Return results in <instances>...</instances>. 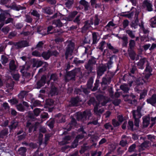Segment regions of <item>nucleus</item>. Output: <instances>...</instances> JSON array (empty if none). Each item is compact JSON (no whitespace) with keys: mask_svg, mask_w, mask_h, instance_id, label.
<instances>
[{"mask_svg":"<svg viewBox=\"0 0 156 156\" xmlns=\"http://www.w3.org/2000/svg\"><path fill=\"white\" fill-rule=\"evenodd\" d=\"M142 5L144 8H146V9L148 11L153 10L152 4L149 0H144L143 2Z\"/></svg>","mask_w":156,"mask_h":156,"instance_id":"12","label":"nucleus"},{"mask_svg":"<svg viewBox=\"0 0 156 156\" xmlns=\"http://www.w3.org/2000/svg\"><path fill=\"white\" fill-rule=\"evenodd\" d=\"M76 118L78 121H84L85 120L83 112L78 113L77 114Z\"/></svg>","mask_w":156,"mask_h":156,"instance_id":"49","label":"nucleus"},{"mask_svg":"<svg viewBox=\"0 0 156 156\" xmlns=\"http://www.w3.org/2000/svg\"><path fill=\"white\" fill-rule=\"evenodd\" d=\"M6 13H4L1 14H0V22L4 23L5 21V20L6 19Z\"/></svg>","mask_w":156,"mask_h":156,"instance_id":"56","label":"nucleus"},{"mask_svg":"<svg viewBox=\"0 0 156 156\" xmlns=\"http://www.w3.org/2000/svg\"><path fill=\"white\" fill-rule=\"evenodd\" d=\"M96 63V58L94 57H92L90 59L87 63L89 64L92 65H94Z\"/></svg>","mask_w":156,"mask_h":156,"instance_id":"63","label":"nucleus"},{"mask_svg":"<svg viewBox=\"0 0 156 156\" xmlns=\"http://www.w3.org/2000/svg\"><path fill=\"white\" fill-rule=\"evenodd\" d=\"M146 101L148 104L155 106L156 103V94H153L151 97L147 99Z\"/></svg>","mask_w":156,"mask_h":156,"instance_id":"20","label":"nucleus"},{"mask_svg":"<svg viewBox=\"0 0 156 156\" xmlns=\"http://www.w3.org/2000/svg\"><path fill=\"white\" fill-rule=\"evenodd\" d=\"M143 128L147 127L150 123V118L148 116H144L143 117Z\"/></svg>","mask_w":156,"mask_h":156,"instance_id":"22","label":"nucleus"},{"mask_svg":"<svg viewBox=\"0 0 156 156\" xmlns=\"http://www.w3.org/2000/svg\"><path fill=\"white\" fill-rule=\"evenodd\" d=\"M48 125L51 128H52L53 127L55 123V120L54 119H51L50 120L47 122Z\"/></svg>","mask_w":156,"mask_h":156,"instance_id":"58","label":"nucleus"},{"mask_svg":"<svg viewBox=\"0 0 156 156\" xmlns=\"http://www.w3.org/2000/svg\"><path fill=\"white\" fill-rule=\"evenodd\" d=\"M71 138V137L69 136H66L63 139V140L59 142V144L60 145H63L69 143Z\"/></svg>","mask_w":156,"mask_h":156,"instance_id":"21","label":"nucleus"},{"mask_svg":"<svg viewBox=\"0 0 156 156\" xmlns=\"http://www.w3.org/2000/svg\"><path fill=\"white\" fill-rule=\"evenodd\" d=\"M105 44V42L104 41H102L100 42L98 48L101 51H102L103 50V48L104 45Z\"/></svg>","mask_w":156,"mask_h":156,"instance_id":"62","label":"nucleus"},{"mask_svg":"<svg viewBox=\"0 0 156 156\" xmlns=\"http://www.w3.org/2000/svg\"><path fill=\"white\" fill-rule=\"evenodd\" d=\"M80 70L79 68H76L67 73L65 77V81L68 82L69 80H73L76 76L80 73Z\"/></svg>","mask_w":156,"mask_h":156,"instance_id":"3","label":"nucleus"},{"mask_svg":"<svg viewBox=\"0 0 156 156\" xmlns=\"http://www.w3.org/2000/svg\"><path fill=\"white\" fill-rule=\"evenodd\" d=\"M136 145L135 144H133L129 147L128 151L130 153L135 151Z\"/></svg>","mask_w":156,"mask_h":156,"instance_id":"54","label":"nucleus"},{"mask_svg":"<svg viewBox=\"0 0 156 156\" xmlns=\"http://www.w3.org/2000/svg\"><path fill=\"white\" fill-rule=\"evenodd\" d=\"M27 92L25 91H22L19 94L18 97L20 99H23L27 95Z\"/></svg>","mask_w":156,"mask_h":156,"instance_id":"52","label":"nucleus"},{"mask_svg":"<svg viewBox=\"0 0 156 156\" xmlns=\"http://www.w3.org/2000/svg\"><path fill=\"white\" fill-rule=\"evenodd\" d=\"M14 82L13 81H12L11 83H6V87L8 88V89L12 90L13 88L14 85Z\"/></svg>","mask_w":156,"mask_h":156,"instance_id":"55","label":"nucleus"},{"mask_svg":"<svg viewBox=\"0 0 156 156\" xmlns=\"http://www.w3.org/2000/svg\"><path fill=\"white\" fill-rule=\"evenodd\" d=\"M1 61L3 65H5L8 61V58L5 55H2L1 56Z\"/></svg>","mask_w":156,"mask_h":156,"instance_id":"51","label":"nucleus"},{"mask_svg":"<svg viewBox=\"0 0 156 156\" xmlns=\"http://www.w3.org/2000/svg\"><path fill=\"white\" fill-rule=\"evenodd\" d=\"M87 145V143H85L81 146V149L80 151V152L81 154L83 153L86 150L91 149L92 148V146H86Z\"/></svg>","mask_w":156,"mask_h":156,"instance_id":"30","label":"nucleus"},{"mask_svg":"<svg viewBox=\"0 0 156 156\" xmlns=\"http://www.w3.org/2000/svg\"><path fill=\"white\" fill-rule=\"evenodd\" d=\"M16 107L19 111L23 112L25 110V108L22 104L16 105Z\"/></svg>","mask_w":156,"mask_h":156,"instance_id":"64","label":"nucleus"},{"mask_svg":"<svg viewBox=\"0 0 156 156\" xmlns=\"http://www.w3.org/2000/svg\"><path fill=\"white\" fill-rule=\"evenodd\" d=\"M37 123V122L35 124H32L31 122H27L26 126L29 128V133H31L33 130V132L36 131L37 128L36 126Z\"/></svg>","mask_w":156,"mask_h":156,"instance_id":"15","label":"nucleus"},{"mask_svg":"<svg viewBox=\"0 0 156 156\" xmlns=\"http://www.w3.org/2000/svg\"><path fill=\"white\" fill-rule=\"evenodd\" d=\"M97 99L99 101V103L98 104H97L94 107V111L96 114L100 115L103 112L104 109L102 108L99 109L98 108V106L101 104L102 106H104L107 103V101L105 99V97L101 94L98 95L97 96Z\"/></svg>","mask_w":156,"mask_h":156,"instance_id":"1","label":"nucleus"},{"mask_svg":"<svg viewBox=\"0 0 156 156\" xmlns=\"http://www.w3.org/2000/svg\"><path fill=\"white\" fill-rule=\"evenodd\" d=\"M107 46L109 49L112 50L113 53L116 54L118 52V49L116 48H114L110 43H107Z\"/></svg>","mask_w":156,"mask_h":156,"instance_id":"39","label":"nucleus"},{"mask_svg":"<svg viewBox=\"0 0 156 156\" xmlns=\"http://www.w3.org/2000/svg\"><path fill=\"white\" fill-rule=\"evenodd\" d=\"M99 84V80H96L95 83L94 84V86L93 88L91 89L92 91H95L97 90Z\"/></svg>","mask_w":156,"mask_h":156,"instance_id":"60","label":"nucleus"},{"mask_svg":"<svg viewBox=\"0 0 156 156\" xmlns=\"http://www.w3.org/2000/svg\"><path fill=\"white\" fill-rule=\"evenodd\" d=\"M139 20H135L134 21H133L130 24L131 27L134 28V29H136L137 28V27L138 25Z\"/></svg>","mask_w":156,"mask_h":156,"instance_id":"47","label":"nucleus"},{"mask_svg":"<svg viewBox=\"0 0 156 156\" xmlns=\"http://www.w3.org/2000/svg\"><path fill=\"white\" fill-rule=\"evenodd\" d=\"M46 77L45 76L43 75L41 78L40 80L37 82V88H40L41 87L44 86L45 83Z\"/></svg>","mask_w":156,"mask_h":156,"instance_id":"19","label":"nucleus"},{"mask_svg":"<svg viewBox=\"0 0 156 156\" xmlns=\"http://www.w3.org/2000/svg\"><path fill=\"white\" fill-rule=\"evenodd\" d=\"M119 38H121L123 41L122 46L126 47L128 43V37H127L125 36L122 37H119Z\"/></svg>","mask_w":156,"mask_h":156,"instance_id":"42","label":"nucleus"},{"mask_svg":"<svg viewBox=\"0 0 156 156\" xmlns=\"http://www.w3.org/2000/svg\"><path fill=\"white\" fill-rule=\"evenodd\" d=\"M85 67L88 74L91 73L92 72V70L94 69V66L93 65L88 63L85 65Z\"/></svg>","mask_w":156,"mask_h":156,"instance_id":"28","label":"nucleus"},{"mask_svg":"<svg viewBox=\"0 0 156 156\" xmlns=\"http://www.w3.org/2000/svg\"><path fill=\"white\" fill-rule=\"evenodd\" d=\"M129 139V137L126 135H122L121 137V140L119 142V145L122 147L126 146L128 144L127 140Z\"/></svg>","mask_w":156,"mask_h":156,"instance_id":"16","label":"nucleus"},{"mask_svg":"<svg viewBox=\"0 0 156 156\" xmlns=\"http://www.w3.org/2000/svg\"><path fill=\"white\" fill-rule=\"evenodd\" d=\"M83 113L85 120L87 119V118L88 119H89L91 117L92 114L90 110H86L84 111Z\"/></svg>","mask_w":156,"mask_h":156,"instance_id":"31","label":"nucleus"},{"mask_svg":"<svg viewBox=\"0 0 156 156\" xmlns=\"http://www.w3.org/2000/svg\"><path fill=\"white\" fill-rule=\"evenodd\" d=\"M33 112L34 114L30 112L28 113V116L30 119V120L33 121H35L37 119L35 116H38L40 114L41 111L40 109L36 108L34 110Z\"/></svg>","mask_w":156,"mask_h":156,"instance_id":"7","label":"nucleus"},{"mask_svg":"<svg viewBox=\"0 0 156 156\" xmlns=\"http://www.w3.org/2000/svg\"><path fill=\"white\" fill-rule=\"evenodd\" d=\"M149 142L148 141H145L142 143L140 146V149L142 151L144 150L145 148L149 146Z\"/></svg>","mask_w":156,"mask_h":156,"instance_id":"27","label":"nucleus"},{"mask_svg":"<svg viewBox=\"0 0 156 156\" xmlns=\"http://www.w3.org/2000/svg\"><path fill=\"white\" fill-rule=\"evenodd\" d=\"M29 45L27 42L25 41H22L20 42L16 43L15 44L16 48H17L24 47L28 46Z\"/></svg>","mask_w":156,"mask_h":156,"instance_id":"18","label":"nucleus"},{"mask_svg":"<svg viewBox=\"0 0 156 156\" xmlns=\"http://www.w3.org/2000/svg\"><path fill=\"white\" fill-rule=\"evenodd\" d=\"M26 19L25 20V21L28 23H31L32 22L33 19L31 17L27 15L26 14L25 16Z\"/></svg>","mask_w":156,"mask_h":156,"instance_id":"59","label":"nucleus"},{"mask_svg":"<svg viewBox=\"0 0 156 156\" xmlns=\"http://www.w3.org/2000/svg\"><path fill=\"white\" fill-rule=\"evenodd\" d=\"M8 133V129H5L2 130L0 132V140L3 139Z\"/></svg>","mask_w":156,"mask_h":156,"instance_id":"29","label":"nucleus"},{"mask_svg":"<svg viewBox=\"0 0 156 156\" xmlns=\"http://www.w3.org/2000/svg\"><path fill=\"white\" fill-rule=\"evenodd\" d=\"M43 12L46 14L49 15H51L53 14L52 10L50 8L48 7H45L42 9Z\"/></svg>","mask_w":156,"mask_h":156,"instance_id":"34","label":"nucleus"},{"mask_svg":"<svg viewBox=\"0 0 156 156\" xmlns=\"http://www.w3.org/2000/svg\"><path fill=\"white\" fill-rule=\"evenodd\" d=\"M108 73L110 74V75L107 77H103L101 82V84L102 85L108 84H109L111 82V79L114 76V74L113 73Z\"/></svg>","mask_w":156,"mask_h":156,"instance_id":"11","label":"nucleus"},{"mask_svg":"<svg viewBox=\"0 0 156 156\" xmlns=\"http://www.w3.org/2000/svg\"><path fill=\"white\" fill-rule=\"evenodd\" d=\"M92 44H95L97 43L99 41V39L98 38V34L97 32H93L92 34Z\"/></svg>","mask_w":156,"mask_h":156,"instance_id":"25","label":"nucleus"},{"mask_svg":"<svg viewBox=\"0 0 156 156\" xmlns=\"http://www.w3.org/2000/svg\"><path fill=\"white\" fill-rule=\"evenodd\" d=\"M84 25L83 27L82 32H84L91 27V25L94 24V20L93 18H90V20L86 21L84 22Z\"/></svg>","mask_w":156,"mask_h":156,"instance_id":"8","label":"nucleus"},{"mask_svg":"<svg viewBox=\"0 0 156 156\" xmlns=\"http://www.w3.org/2000/svg\"><path fill=\"white\" fill-rule=\"evenodd\" d=\"M148 62L147 58H144L141 59L137 63L138 68L140 69H143L144 67V65L145 64L146 65Z\"/></svg>","mask_w":156,"mask_h":156,"instance_id":"14","label":"nucleus"},{"mask_svg":"<svg viewBox=\"0 0 156 156\" xmlns=\"http://www.w3.org/2000/svg\"><path fill=\"white\" fill-rule=\"evenodd\" d=\"M107 70V67L105 65L99 66L97 68V77H100Z\"/></svg>","mask_w":156,"mask_h":156,"instance_id":"6","label":"nucleus"},{"mask_svg":"<svg viewBox=\"0 0 156 156\" xmlns=\"http://www.w3.org/2000/svg\"><path fill=\"white\" fill-rule=\"evenodd\" d=\"M30 13L31 15L36 17L37 20L39 19L40 15L37 10H31Z\"/></svg>","mask_w":156,"mask_h":156,"instance_id":"46","label":"nucleus"},{"mask_svg":"<svg viewBox=\"0 0 156 156\" xmlns=\"http://www.w3.org/2000/svg\"><path fill=\"white\" fill-rule=\"evenodd\" d=\"M50 80H53L56 83L58 81V77L56 74H52L50 76Z\"/></svg>","mask_w":156,"mask_h":156,"instance_id":"44","label":"nucleus"},{"mask_svg":"<svg viewBox=\"0 0 156 156\" xmlns=\"http://www.w3.org/2000/svg\"><path fill=\"white\" fill-rule=\"evenodd\" d=\"M74 44L73 43L70 41L67 45L66 49L65 57L66 59L68 58L69 55H71L74 49Z\"/></svg>","mask_w":156,"mask_h":156,"instance_id":"5","label":"nucleus"},{"mask_svg":"<svg viewBox=\"0 0 156 156\" xmlns=\"http://www.w3.org/2000/svg\"><path fill=\"white\" fill-rule=\"evenodd\" d=\"M151 68L150 66L149 63L148 62L146 64V68L144 70V74L145 75L144 76V78H140L136 80V84L138 85H142L144 83L147 82L148 79L151 75Z\"/></svg>","mask_w":156,"mask_h":156,"instance_id":"2","label":"nucleus"},{"mask_svg":"<svg viewBox=\"0 0 156 156\" xmlns=\"http://www.w3.org/2000/svg\"><path fill=\"white\" fill-rule=\"evenodd\" d=\"M67 21L66 20L63 19L60 20L57 19L54 20L52 22V24L55 25L56 27H61L63 26L64 24L67 23Z\"/></svg>","mask_w":156,"mask_h":156,"instance_id":"9","label":"nucleus"},{"mask_svg":"<svg viewBox=\"0 0 156 156\" xmlns=\"http://www.w3.org/2000/svg\"><path fill=\"white\" fill-rule=\"evenodd\" d=\"M80 101V99L78 97L73 98H72L70 101L71 104H69V106L70 107L74 106H76L77 105L79 102Z\"/></svg>","mask_w":156,"mask_h":156,"instance_id":"23","label":"nucleus"},{"mask_svg":"<svg viewBox=\"0 0 156 156\" xmlns=\"http://www.w3.org/2000/svg\"><path fill=\"white\" fill-rule=\"evenodd\" d=\"M98 125L99 126V123L98 122V119L95 117H92V120L87 123V125Z\"/></svg>","mask_w":156,"mask_h":156,"instance_id":"32","label":"nucleus"},{"mask_svg":"<svg viewBox=\"0 0 156 156\" xmlns=\"http://www.w3.org/2000/svg\"><path fill=\"white\" fill-rule=\"evenodd\" d=\"M127 127L128 129L131 130L132 131L133 130V124L132 121H129L128 122Z\"/></svg>","mask_w":156,"mask_h":156,"instance_id":"57","label":"nucleus"},{"mask_svg":"<svg viewBox=\"0 0 156 156\" xmlns=\"http://www.w3.org/2000/svg\"><path fill=\"white\" fill-rule=\"evenodd\" d=\"M80 4L84 6V10L87 11L88 10L89 5L88 2L85 0H81L80 2Z\"/></svg>","mask_w":156,"mask_h":156,"instance_id":"33","label":"nucleus"},{"mask_svg":"<svg viewBox=\"0 0 156 156\" xmlns=\"http://www.w3.org/2000/svg\"><path fill=\"white\" fill-rule=\"evenodd\" d=\"M76 120L73 118H72L70 122L65 127V129L68 131H69L73 126H76Z\"/></svg>","mask_w":156,"mask_h":156,"instance_id":"17","label":"nucleus"},{"mask_svg":"<svg viewBox=\"0 0 156 156\" xmlns=\"http://www.w3.org/2000/svg\"><path fill=\"white\" fill-rule=\"evenodd\" d=\"M51 90L50 91V94L51 96L57 95L59 92L58 89L56 87L55 84L51 82Z\"/></svg>","mask_w":156,"mask_h":156,"instance_id":"13","label":"nucleus"},{"mask_svg":"<svg viewBox=\"0 0 156 156\" xmlns=\"http://www.w3.org/2000/svg\"><path fill=\"white\" fill-rule=\"evenodd\" d=\"M142 108L141 106H138L137 107L136 110H133L132 111L133 117L134 119H140L141 118L142 115L140 112Z\"/></svg>","mask_w":156,"mask_h":156,"instance_id":"10","label":"nucleus"},{"mask_svg":"<svg viewBox=\"0 0 156 156\" xmlns=\"http://www.w3.org/2000/svg\"><path fill=\"white\" fill-rule=\"evenodd\" d=\"M93 77H90L87 81V87L89 89H92L93 83Z\"/></svg>","mask_w":156,"mask_h":156,"instance_id":"38","label":"nucleus"},{"mask_svg":"<svg viewBox=\"0 0 156 156\" xmlns=\"http://www.w3.org/2000/svg\"><path fill=\"white\" fill-rule=\"evenodd\" d=\"M58 117L56 119L58 122L62 123L65 122L66 118L65 116L60 114L58 115Z\"/></svg>","mask_w":156,"mask_h":156,"instance_id":"35","label":"nucleus"},{"mask_svg":"<svg viewBox=\"0 0 156 156\" xmlns=\"http://www.w3.org/2000/svg\"><path fill=\"white\" fill-rule=\"evenodd\" d=\"M73 63L76 66H79L80 64L83 63L84 61L79 60L78 58H75L73 60Z\"/></svg>","mask_w":156,"mask_h":156,"instance_id":"43","label":"nucleus"},{"mask_svg":"<svg viewBox=\"0 0 156 156\" xmlns=\"http://www.w3.org/2000/svg\"><path fill=\"white\" fill-rule=\"evenodd\" d=\"M130 73H129L127 78L129 82L131 84L133 81H136V80L138 79H136V77L134 75L135 73L137 72L136 67L134 66H132V68L130 69Z\"/></svg>","mask_w":156,"mask_h":156,"instance_id":"4","label":"nucleus"},{"mask_svg":"<svg viewBox=\"0 0 156 156\" xmlns=\"http://www.w3.org/2000/svg\"><path fill=\"white\" fill-rule=\"evenodd\" d=\"M11 9L18 11L20 10L25 9L26 8L25 7L21 6L20 5H17L16 4H13L10 6Z\"/></svg>","mask_w":156,"mask_h":156,"instance_id":"26","label":"nucleus"},{"mask_svg":"<svg viewBox=\"0 0 156 156\" xmlns=\"http://www.w3.org/2000/svg\"><path fill=\"white\" fill-rule=\"evenodd\" d=\"M136 45L135 42L134 40L131 39L129 41V48L130 49H133Z\"/></svg>","mask_w":156,"mask_h":156,"instance_id":"53","label":"nucleus"},{"mask_svg":"<svg viewBox=\"0 0 156 156\" xmlns=\"http://www.w3.org/2000/svg\"><path fill=\"white\" fill-rule=\"evenodd\" d=\"M41 56L46 60L49 59L51 56L50 51L43 52L41 54Z\"/></svg>","mask_w":156,"mask_h":156,"instance_id":"37","label":"nucleus"},{"mask_svg":"<svg viewBox=\"0 0 156 156\" xmlns=\"http://www.w3.org/2000/svg\"><path fill=\"white\" fill-rule=\"evenodd\" d=\"M150 25L152 27H155L156 26V17L154 16L151 18L150 20Z\"/></svg>","mask_w":156,"mask_h":156,"instance_id":"50","label":"nucleus"},{"mask_svg":"<svg viewBox=\"0 0 156 156\" xmlns=\"http://www.w3.org/2000/svg\"><path fill=\"white\" fill-rule=\"evenodd\" d=\"M9 66L10 72L15 71L17 68V66L15 63V61L14 60H12L10 62Z\"/></svg>","mask_w":156,"mask_h":156,"instance_id":"24","label":"nucleus"},{"mask_svg":"<svg viewBox=\"0 0 156 156\" xmlns=\"http://www.w3.org/2000/svg\"><path fill=\"white\" fill-rule=\"evenodd\" d=\"M81 89L83 92L85 94H88L90 92V89L88 88L87 87H81Z\"/></svg>","mask_w":156,"mask_h":156,"instance_id":"61","label":"nucleus"},{"mask_svg":"<svg viewBox=\"0 0 156 156\" xmlns=\"http://www.w3.org/2000/svg\"><path fill=\"white\" fill-rule=\"evenodd\" d=\"M77 13L78 12L76 11H73L71 12L68 16V19H69V21L71 20L77 14Z\"/></svg>","mask_w":156,"mask_h":156,"instance_id":"48","label":"nucleus"},{"mask_svg":"<svg viewBox=\"0 0 156 156\" xmlns=\"http://www.w3.org/2000/svg\"><path fill=\"white\" fill-rule=\"evenodd\" d=\"M120 88L122 90L124 93H128L129 90V88L126 85H122L120 86Z\"/></svg>","mask_w":156,"mask_h":156,"instance_id":"45","label":"nucleus"},{"mask_svg":"<svg viewBox=\"0 0 156 156\" xmlns=\"http://www.w3.org/2000/svg\"><path fill=\"white\" fill-rule=\"evenodd\" d=\"M27 151L26 147H20L17 151L18 153L21 155L24 156Z\"/></svg>","mask_w":156,"mask_h":156,"instance_id":"40","label":"nucleus"},{"mask_svg":"<svg viewBox=\"0 0 156 156\" xmlns=\"http://www.w3.org/2000/svg\"><path fill=\"white\" fill-rule=\"evenodd\" d=\"M18 122L15 120H13L11 122V125L9 127L10 129H15L17 126Z\"/></svg>","mask_w":156,"mask_h":156,"instance_id":"36","label":"nucleus"},{"mask_svg":"<svg viewBox=\"0 0 156 156\" xmlns=\"http://www.w3.org/2000/svg\"><path fill=\"white\" fill-rule=\"evenodd\" d=\"M126 32L131 38L133 39L135 37V31H133L130 30H126Z\"/></svg>","mask_w":156,"mask_h":156,"instance_id":"41","label":"nucleus"}]
</instances>
